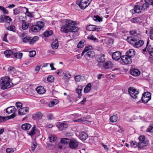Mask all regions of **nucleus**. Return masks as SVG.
Listing matches in <instances>:
<instances>
[{"label":"nucleus","mask_w":153,"mask_h":153,"mask_svg":"<svg viewBox=\"0 0 153 153\" xmlns=\"http://www.w3.org/2000/svg\"><path fill=\"white\" fill-rule=\"evenodd\" d=\"M14 151V149L12 148H7L6 149L7 153H12Z\"/></svg>","instance_id":"338daca9"},{"label":"nucleus","mask_w":153,"mask_h":153,"mask_svg":"<svg viewBox=\"0 0 153 153\" xmlns=\"http://www.w3.org/2000/svg\"><path fill=\"white\" fill-rule=\"evenodd\" d=\"M36 54V52L35 51H30L29 52V56L31 57L34 56Z\"/></svg>","instance_id":"0e129e2a"},{"label":"nucleus","mask_w":153,"mask_h":153,"mask_svg":"<svg viewBox=\"0 0 153 153\" xmlns=\"http://www.w3.org/2000/svg\"><path fill=\"white\" fill-rule=\"evenodd\" d=\"M6 29L7 30H10L13 32H15L16 31L15 27L13 25L7 27H6Z\"/></svg>","instance_id":"4c0bfd02"},{"label":"nucleus","mask_w":153,"mask_h":153,"mask_svg":"<svg viewBox=\"0 0 153 153\" xmlns=\"http://www.w3.org/2000/svg\"><path fill=\"white\" fill-rule=\"evenodd\" d=\"M29 24L27 22H23L22 23V28L24 30H27Z\"/></svg>","instance_id":"49530a36"},{"label":"nucleus","mask_w":153,"mask_h":153,"mask_svg":"<svg viewBox=\"0 0 153 153\" xmlns=\"http://www.w3.org/2000/svg\"><path fill=\"white\" fill-rule=\"evenodd\" d=\"M36 127H33L31 129V131H29L28 134L31 136L33 135L36 133Z\"/></svg>","instance_id":"8fccbe9b"},{"label":"nucleus","mask_w":153,"mask_h":153,"mask_svg":"<svg viewBox=\"0 0 153 153\" xmlns=\"http://www.w3.org/2000/svg\"><path fill=\"white\" fill-rule=\"evenodd\" d=\"M44 25V22L41 21H38L35 25L31 27L30 30L34 32H38L43 27Z\"/></svg>","instance_id":"20e7f679"},{"label":"nucleus","mask_w":153,"mask_h":153,"mask_svg":"<svg viewBox=\"0 0 153 153\" xmlns=\"http://www.w3.org/2000/svg\"><path fill=\"white\" fill-rule=\"evenodd\" d=\"M121 53L118 51L113 53L112 54V59L116 61L119 60L121 58Z\"/></svg>","instance_id":"f8f14e48"},{"label":"nucleus","mask_w":153,"mask_h":153,"mask_svg":"<svg viewBox=\"0 0 153 153\" xmlns=\"http://www.w3.org/2000/svg\"><path fill=\"white\" fill-rule=\"evenodd\" d=\"M0 10H2L4 12V14H8V11L4 7L2 6H0Z\"/></svg>","instance_id":"052dcab7"},{"label":"nucleus","mask_w":153,"mask_h":153,"mask_svg":"<svg viewBox=\"0 0 153 153\" xmlns=\"http://www.w3.org/2000/svg\"><path fill=\"white\" fill-rule=\"evenodd\" d=\"M87 119L86 117H83L82 118H80L79 119L75 120H74V122H84Z\"/></svg>","instance_id":"bf43d9fd"},{"label":"nucleus","mask_w":153,"mask_h":153,"mask_svg":"<svg viewBox=\"0 0 153 153\" xmlns=\"http://www.w3.org/2000/svg\"><path fill=\"white\" fill-rule=\"evenodd\" d=\"M36 90L37 93L40 94H43L45 92L44 87L42 86L37 87L36 88Z\"/></svg>","instance_id":"b1692460"},{"label":"nucleus","mask_w":153,"mask_h":153,"mask_svg":"<svg viewBox=\"0 0 153 153\" xmlns=\"http://www.w3.org/2000/svg\"><path fill=\"white\" fill-rule=\"evenodd\" d=\"M126 55L131 58H132L135 56V51L133 49H130L126 52Z\"/></svg>","instance_id":"dca6fc26"},{"label":"nucleus","mask_w":153,"mask_h":153,"mask_svg":"<svg viewBox=\"0 0 153 153\" xmlns=\"http://www.w3.org/2000/svg\"><path fill=\"white\" fill-rule=\"evenodd\" d=\"M139 142L145 141V137L144 136H140L138 138Z\"/></svg>","instance_id":"69168bd1"},{"label":"nucleus","mask_w":153,"mask_h":153,"mask_svg":"<svg viewBox=\"0 0 153 153\" xmlns=\"http://www.w3.org/2000/svg\"><path fill=\"white\" fill-rule=\"evenodd\" d=\"M149 143L148 140H145L143 142H140L138 143V148L140 149L143 148L144 147L147 146Z\"/></svg>","instance_id":"aec40b11"},{"label":"nucleus","mask_w":153,"mask_h":153,"mask_svg":"<svg viewBox=\"0 0 153 153\" xmlns=\"http://www.w3.org/2000/svg\"><path fill=\"white\" fill-rule=\"evenodd\" d=\"M79 145L78 142L74 139L70 140L69 146L70 148L72 149H76Z\"/></svg>","instance_id":"9d476101"},{"label":"nucleus","mask_w":153,"mask_h":153,"mask_svg":"<svg viewBox=\"0 0 153 153\" xmlns=\"http://www.w3.org/2000/svg\"><path fill=\"white\" fill-rule=\"evenodd\" d=\"M113 64L112 62L110 61H106L103 64L101 65V67H99L102 69H104L105 70H108L111 69L113 66Z\"/></svg>","instance_id":"1a4fd4ad"},{"label":"nucleus","mask_w":153,"mask_h":153,"mask_svg":"<svg viewBox=\"0 0 153 153\" xmlns=\"http://www.w3.org/2000/svg\"><path fill=\"white\" fill-rule=\"evenodd\" d=\"M92 47L91 45H88L85 47L84 50L82 52L81 56H83L84 55L85 53L87 52L88 51H89L91 50L92 49Z\"/></svg>","instance_id":"7c9ffc66"},{"label":"nucleus","mask_w":153,"mask_h":153,"mask_svg":"<svg viewBox=\"0 0 153 153\" xmlns=\"http://www.w3.org/2000/svg\"><path fill=\"white\" fill-rule=\"evenodd\" d=\"M58 102V100H57L54 99L53 101H51L49 103L48 105L50 107H52L57 104Z\"/></svg>","instance_id":"c9c22d12"},{"label":"nucleus","mask_w":153,"mask_h":153,"mask_svg":"<svg viewBox=\"0 0 153 153\" xmlns=\"http://www.w3.org/2000/svg\"><path fill=\"white\" fill-rule=\"evenodd\" d=\"M82 89V87L81 86H78L76 88V92L78 94V97L79 98H80L82 96L81 91Z\"/></svg>","instance_id":"cd10ccee"},{"label":"nucleus","mask_w":153,"mask_h":153,"mask_svg":"<svg viewBox=\"0 0 153 153\" xmlns=\"http://www.w3.org/2000/svg\"><path fill=\"white\" fill-rule=\"evenodd\" d=\"M144 44V41L142 40L135 41L134 43V46L136 48H138L142 46Z\"/></svg>","instance_id":"412c9836"},{"label":"nucleus","mask_w":153,"mask_h":153,"mask_svg":"<svg viewBox=\"0 0 153 153\" xmlns=\"http://www.w3.org/2000/svg\"><path fill=\"white\" fill-rule=\"evenodd\" d=\"M67 127V126L66 124L65 123H62L59 126L58 128L60 130L62 131L63 130H65Z\"/></svg>","instance_id":"de8ad7c7"},{"label":"nucleus","mask_w":153,"mask_h":153,"mask_svg":"<svg viewBox=\"0 0 153 153\" xmlns=\"http://www.w3.org/2000/svg\"><path fill=\"white\" fill-rule=\"evenodd\" d=\"M128 92L130 96L133 98L136 99L137 97L138 94V91L133 87H129L128 89Z\"/></svg>","instance_id":"0eeeda50"},{"label":"nucleus","mask_w":153,"mask_h":153,"mask_svg":"<svg viewBox=\"0 0 153 153\" xmlns=\"http://www.w3.org/2000/svg\"><path fill=\"white\" fill-rule=\"evenodd\" d=\"M92 0H78L76 4L82 9H85L89 5Z\"/></svg>","instance_id":"39448f33"},{"label":"nucleus","mask_w":153,"mask_h":153,"mask_svg":"<svg viewBox=\"0 0 153 153\" xmlns=\"http://www.w3.org/2000/svg\"><path fill=\"white\" fill-rule=\"evenodd\" d=\"M49 141L51 143L54 142L56 140L57 137L55 135L49 136Z\"/></svg>","instance_id":"603ef678"},{"label":"nucleus","mask_w":153,"mask_h":153,"mask_svg":"<svg viewBox=\"0 0 153 153\" xmlns=\"http://www.w3.org/2000/svg\"><path fill=\"white\" fill-rule=\"evenodd\" d=\"M146 131L149 132H151L153 131V124H150L149 126Z\"/></svg>","instance_id":"5fc2aeb1"},{"label":"nucleus","mask_w":153,"mask_h":153,"mask_svg":"<svg viewBox=\"0 0 153 153\" xmlns=\"http://www.w3.org/2000/svg\"><path fill=\"white\" fill-rule=\"evenodd\" d=\"M93 19L95 21H98L99 22L102 21V19L99 16H94L93 17Z\"/></svg>","instance_id":"864d4df0"},{"label":"nucleus","mask_w":153,"mask_h":153,"mask_svg":"<svg viewBox=\"0 0 153 153\" xmlns=\"http://www.w3.org/2000/svg\"><path fill=\"white\" fill-rule=\"evenodd\" d=\"M62 21L65 24L61 27L60 30L61 32L66 33L75 32L79 30L78 28L75 26L76 24L75 22L70 19H64Z\"/></svg>","instance_id":"f03ea898"},{"label":"nucleus","mask_w":153,"mask_h":153,"mask_svg":"<svg viewBox=\"0 0 153 153\" xmlns=\"http://www.w3.org/2000/svg\"><path fill=\"white\" fill-rule=\"evenodd\" d=\"M39 39V37L37 36H35L33 38L30 37L29 44H32L36 42Z\"/></svg>","instance_id":"f704fd0d"},{"label":"nucleus","mask_w":153,"mask_h":153,"mask_svg":"<svg viewBox=\"0 0 153 153\" xmlns=\"http://www.w3.org/2000/svg\"><path fill=\"white\" fill-rule=\"evenodd\" d=\"M47 80L50 82H53L54 81V77L52 75H49L47 78Z\"/></svg>","instance_id":"13d9d810"},{"label":"nucleus","mask_w":153,"mask_h":153,"mask_svg":"<svg viewBox=\"0 0 153 153\" xmlns=\"http://www.w3.org/2000/svg\"><path fill=\"white\" fill-rule=\"evenodd\" d=\"M138 144V143H137L135 141H132L130 142L131 146L132 147L136 148V147H137L138 148V146L137 145Z\"/></svg>","instance_id":"6e6d98bb"},{"label":"nucleus","mask_w":153,"mask_h":153,"mask_svg":"<svg viewBox=\"0 0 153 153\" xmlns=\"http://www.w3.org/2000/svg\"><path fill=\"white\" fill-rule=\"evenodd\" d=\"M129 33L131 35L136 36L140 34V31L138 30H134L130 31Z\"/></svg>","instance_id":"c756f323"},{"label":"nucleus","mask_w":153,"mask_h":153,"mask_svg":"<svg viewBox=\"0 0 153 153\" xmlns=\"http://www.w3.org/2000/svg\"><path fill=\"white\" fill-rule=\"evenodd\" d=\"M30 37H26L22 39L23 42L25 43H27L30 42Z\"/></svg>","instance_id":"e2e57ef3"},{"label":"nucleus","mask_w":153,"mask_h":153,"mask_svg":"<svg viewBox=\"0 0 153 153\" xmlns=\"http://www.w3.org/2000/svg\"><path fill=\"white\" fill-rule=\"evenodd\" d=\"M87 37L88 39L94 41V42H98V40L94 37L93 35H88Z\"/></svg>","instance_id":"ea45409f"},{"label":"nucleus","mask_w":153,"mask_h":153,"mask_svg":"<svg viewBox=\"0 0 153 153\" xmlns=\"http://www.w3.org/2000/svg\"><path fill=\"white\" fill-rule=\"evenodd\" d=\"M29 108L27 107L20 108L18 111L19 115H22L27 113L29 112Z\"/></svg>","instance_id":"4468645a"},{"label":"nucleus","mask_w":153,"mask_h":153,"mask_svg":"<svg viewBox=\"0 0 153 153\" xmlns=\"http://www.w3.org/2000/svg\"><path fill=\"white\" fill-rule=\"evenodd\" d=\"M10 78L6 76L1 78L0 83L1 85V89L4 90L11 87L13 85V83L10 81Z\"/></svg>","instance_id":"7ed1b4c3"},{"label":"nucleus","mask_w":153,"mask_h":153,"mask_svg":"<svg viewBox=\"0 0 153 153\" xmlns=\"http://www.w3.org/2000/svg\"><path fill=\"white\" fill-rule=\"evenodd\" d=\"M85 44V41L84 40H82L80 41L77 45L78 48H82Z\"/></svg>","instance_id":"58836bf2"},{"label":"nucleus","mask_w":153,"mask_h":153,"mask_svg":"<svg viewBox=\"0 0 153 153\" xmlns=\"http://www.w3.org/2000/svg\"><path fill=\"white\" fill-rule=\"evenodd\" d=\"M74 97L72 95H69L68 96V101L71 102L73 101V100H72V98H74ZM75 100H76V97H75Z\"/></svg>","instance_id":"680f3d73"},{"label":"nucleus","mask_w":153,"mask_h":153,"mask_svg":"<svg viewBox=\"0 0 153 153\" xmlns=\"http://www.w3.org/2000/svg\"><path fill=\"white\" fill-rule=\"evenodd\" d=\"M151 98V94L148 92L144 93L141 98L142 101L144 103H147Z\"/></svg>","instance_id":"6e6552de"},{"label":"nucleus","mask_w":153,"mask_h":153,"mask_svg":"<svg viewBox=\"0 0 153 153\" xmlns=\"http://www.w3.org/2000/svg\"><path fill=\"white\" fill-rule=\"evenodd\" d=\"M126 40L130 44L134 45V43L135 42V41H137V38H135L131 36H128Z\"/></svg>","instance_id":"f3484780"},{"label":"nucleus","mask_w":153,"mask_h":153,"mask_svg":"<svg viewBox=\"0 0 153 153\" xmlns=\"http://www.w3.org/2000/svg\"><path fill=\"white\" fill-rule=\"evenodd\" d=\"M91 83L88 84L84 89V92L87 93L89 92L91 89Z\"/></svg>","instance_id":"473e14b6"},{"label":"nucleus","mask_w":153,"mask_h":153,"mask_svg":"<svg viewBox=\"0 0 153 153\" xmlns=\"http://www.w3.org/2000/svg\"><path fill=\"white\" fill-rule=\"evenodd\" d=\"M16 116L15 114H12L10 116L2 117L0 116V122L2 123L6 120L14 118Z\"/></svg>","instance_id":"2eb2a0df"},{"label":"nucleus","mask_w":153,"mask_h":153,"mask_svg":"<svg viewBox=\"0 0 153 153\" xmlns=\"http://www.w3.org/2000/svg\"><path fill=\"white\" fill-rule=\"evenodd\" d=\"M70 141V139L66 138H62L60 140L61 143L64 144L69 143Z\"/></svg>","instance_id":"37998d69"},{"label":"nucleus","mask_w":153,"mask_h":153,"mask_svg":"<svg viewBox=\"0 0 153 153\" xmlns=\"http://www.w3.org/2000/svg\"><path fill=\"white\" fill-rule=\"evenodd\" d=\"M117 120V117L116 115H113L111 117L110 120L112 123L116 122Z\"/></svg>","instance_id":"a18cd8bd"},{"label":"nucleus","mask_w":153,"mask_h":153,"mask_svg":"<svg viewBox=\"0 0 153 153\" xmlns=\"http://www.w3.org/2000/svg\"><path fill=\"white\" fill-rule=\"evenodd\" d=\"M51 46L52 48L53 49H56L58 48L59 43L57 39H55L54 40L53 42L51 44Z\"/></svg>","instance_id":"5701e85b"},{"label":"nucleus","mask_w":153,"mask_h":153,"mask_svg":"<svg viewBox=\"0 0 153 153\" xmlns=\"http://www.w3.org/2000/svg\"><path fill=\"white\" fill-rule=\"evenodd\" d=\"M53 32L52 30L46 31L43 34V35L45 37H48L53 34Z\"/></svg>","instance_id":"c03bdc74"},{"label":"nucleus","mask_w":153,"mask_h":153,"mask_svg":"<svg viewBox=\"0 0 153 153\" xmlns=\"http://www.w3.org/2000/svg\"><path fill=\"white\" fill-rule=\"evenodd\" d=\"M130 21L133 23H137L139 24L141 22L140 19L139 17H136L131 19Z\"/></svg>","instance_id":"2f4dec72"},{"label":"nucleus","mask_w":153,"mask_h":153,"mask_svg":"<svg viewBox=\"0 0 153 153\" xmlns=\"http://www.w3.org/2000/svg\"><path fill=\"white\" fill-rule=\"evenodd\" d=\"M42 116V114L40 112H38L33 114V117L35 119H41Z\"/></svg>","instance_id":"c85d7f7f"},{"label":"nucleus","mask_w":153,"mask_h":153,"mask_svg":"<svg viewBox=\"0 0 153 153\" xmlns=\"http://www.w3.org/2000/svg\"><path fill=\"white\" fill-rule=\"evenodd\" d=\"M4 53L5 54L6 57H9L11 55L13 54V52L12 51L10 50H9L6 51L4 52Z\"/></svg>","instance_id":"79ce46f5"},{"label":"nucleus","mask_w":153,"mask_h":153,"mask_svg":"<svg viewBox=\"0 0 153 153\" xmlns=\"http://www.w3.org/2000/svg\"><path fill=\"white\" fill-rule=\"evenodd\" d=\"M5 110L7 113L8 114L13 113V114H14L16 111V108L15 106H12L8 107Z\"/></svg>","instance_id":"6ab92c4d"},{"label":"nucleus","mask_w":153,"mask_h":153,"mask_svg":"<svg viewBox=\"0 0 153 153\" xmlns=\"http://www.w3.org/2000/svg\"><path fill=\"white\" fill-rule=\"evenodd\" d=\"M62 21L65 24L61 27L60 30L61 32L66 33L75 32L79 30L78 28L75 26L76 24L75 22L70 19H64Z\"/></svg>","instance_id":"f257e3e1"},{"label":"nucleus","mask_w":153,"mask_h":153,"mask_svg":"<svg viewBox=\"0 0 153 153\" xmlns=\"http://www.w3.org/2000/svg\"><path fill=\"white\" fill-rule=\"evenodd\" d=\"M141 8H140V6L138 5L135 6L134 9L130 10V12L132 13L133 14L137 13H139L141 12Z\"/></svg>","instance_id":"a211bd4d"},{"label":"nucleus","mask_w":153,"mask_h":153,"mask_svg":"<svg viewBox=\"0 0 153 153\" xmlns=\"http://www.w3.org/2000/svg\"><path fill=\"white\" fill-rule=\"evenodd\" d=\"M64 76L65 79H70L71 77V74L68 71L65 72Z\"/></svg>","instance_id":"4d7b16f0"},{"label":"nucleus","mask_w":153,"mask_h":153,"mask_svg":"<svg viewBox=\"0 0 153 153\" xmlns=\"http://www.w3.org/2000/svg\"><path fill=\"white\" fill-rule=\"evenodd\" d=\"M121 59L123 62L126 65L130 64L132 62L131 58L126 54L121 56Z\"/></svg>","instance_id":"9b49d317"},{"label":"nucleus","mask_w":153,"mask_h":153,"mask_svg":"<svg viewBox=\"0 0 153 153\" xmlns=\"http://www.w3.org/2000/svg\"><path fill=\"white\" fill-rule=\"evenodd\" d=\"M31 127V125L28 123H24L21 126V128L24 130H27Z\"/></svg>","instance_id":"393cba45"},{"label":"nucleus","mask_w":153,"mask_h":153,"mask_svg":"<svg viewBox=\"0 0 153 153\" xmlns=\"http://www.w3.org/2000/svg\"><path fill=\"white\" fill-rule=\"evenodd\" d=\"M87 134L85 132H81L79 134V138L82 140L84 141L88 137Z\"/></svg>","instance_id":"a878e982"},{"label":"nucleus","mask_w":153,"mask_h":153,"mask_svg":"<svg viewBox=\"0 0 153 153\" xmlns=\"http://www.w3.org/2000/svg\"><path fill=\"white\" fill-rule=\"evenodd\" d=\"M95 53L93 51H89L86 53V55L89 58H92L95 56Z\"/></svg>","instance_id":"a19ab883"},{"label":"nucleus","mask_w":153,"mask_h":153,"mask_svg":"<svg viewBox=\"0 0 153 153\" xmlns=\"http://www.w3.org/2000/svg\"><path fill=\"white\" fill-rule=\"evenodd\" d=\"M3 22H5L7 24H10L12 21V19L8 16H3Z\"/></svg>","instance_id":"bb28decb"},{"label":"nucleus","mask_w":153,"mask_h":153,"mask_svg":"<svg viewBox=\"0 0 153 153\" xmlns=\"http://www.w3.org/2000/svg\"><path fill=\"white\" fill-rule=\"evenodd\" d=\"M8 71L11 74H16V70L15 68L11 66H10L8 68Z\"/></svg>","instance_id":"72a5a7b5"},{"label":"nucleus","mask_w":153,"mask_h":153,"mask_svg":"<svg viewBox=\"0 0 153 153\" xmlns=\"http://www.w3.org/2000/svg\"><path fill=\"white\" fill-rule=\"evenodd\" d=\"M150 4H149L148 3L145 2V3L143 4L141 6V10H145L149 6Z\"/></svg>","instance_id":"09e8293b"},{"label":"nucleus","mask_w":153,"mask_h":153,"mask_svg":"<svg viewBox=\"0 0 153 153\" xmlns=\"http://www.w3.org/2000/svg\"><path fill=\"white\" fill-rule=\"evenodd\" d=\"M147 51L150 56L153 57V47L149 46L147 48Z\"/></svg>","instance_id":"e433bc0d"},{"label":"nucleus","mask_w":153,"mask_h":153,"mask_svg":"<svg viewBox=\"0 0 153 153\" xmlns=\"http://www.w3.org/2000/svg\"><path fill=\"white\" fill-rule=\"evenodd\" d=\"M105 55L104 54H100L97 55L96 57V60L98 62L97 66L98 67H101V65L105 62Z\"/></svg>","instance_id":"423d86ee"},{"label":"nucleus","mask_w":153,"mask_h":153,"mask_svg":"<svg viewBox=\"0 0 153 153\" xmlns=\"http://www.w3.org/2000/svg\"><path fill=\"white\" fill-rule=\"evenodd\" d=\"M130 74L134 76H138L140 74V72L139 70L137 69H132L130 71Z\"/></svg>","instance_id":"4be33fe9"},{"label":"nucleus","mask_w":153,"mask_h":153,"mask_svg":"<svg viewBox=\"0 0 153 153\" xmlns=\"http://www.w3.org/2000/svg\"><path fill=\"white\" fill-rule=\"evenodd\" d=\"M55 73L58 75H59L60 76L64 74L63 70L62 69L57 70L56 71Z\"/></svg>","instance_id":"774afa93"},{"label":"nucleus","mask_w":153,"mask_h":153,"mask_svg":"<svg viewBox=\"0 0 153 153\" xmlns=\"http://www.w3.org/2000/svg\"><path fill=\"white\" fill-rule=\"evenodd\" d=\"M86 29L89 31H99L100 29L99 26L91 25H88Z\"/></svg>","instance_id":"ddd939ff"},{"label":"nucleus","mask_w":153,"mask_h":153,"mask_svg":"<svg viewBox=\"0 0 153 153\" xmlns=\"http://www.w3.org/2000/svg\"><path fill=\"white\" fill-rule=\"evenodd\" d=\"M22 53H15L14 54V56L17 59H20L22 56Z\"/></svg>","instance_id":"3c124183"}]
</instances>
